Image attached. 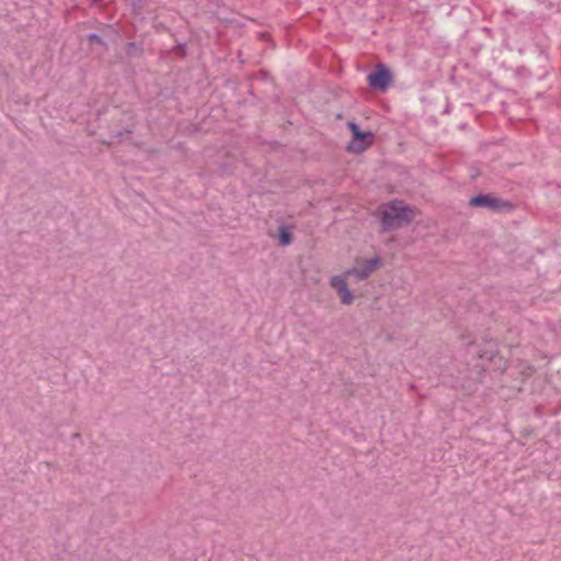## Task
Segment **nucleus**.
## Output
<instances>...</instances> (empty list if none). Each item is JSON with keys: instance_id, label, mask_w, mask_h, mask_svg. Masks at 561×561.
Returning a JSON list of instances; mask_svg holds the SVG:
<instances>
[{"instance_id": "6ab92c4d", "label": "nucleus", "mask_w": 561, "mask_h": 561, "mask_svg": "<svg viewBox=\"0 0 561 561\" xmlns=\"http://www.w3.org/2000/svg\"><path fill=\"white\" fill-rule=\"evenodd\" d=\"M260 76H261L262 80H266L267 81V80L271 79L270 73L267 71H264V70H262L260 72Z\"/></svg>"}, {"instance_id": "412c9836", "label": "nucleus", "mask_w": 561, "mask_h": 561, "mask_svg": "<svg viewBox=\"0 0 561 561\" xmlns=\"http://www.w3.org/2000/svg\"><path fill=\"white\" fill-rule=\"evenodd\" d=\"M449 112H450V104H449V103H447V104H446V106H445V108H444V111H443V113H444V114H448Z\"/></svg>"}, {"instance_id": "423d86ee", "label": "nucleus", "mask_w": 561, "mask_h": 561, "mask_svg": "<svg viewBox=\"0 0 561 561\" xmlns=\"http://www.w3.org/2000/svg\"><path fill=\"white\" fill-rule=\"evenodd\" d=\"M330 286L336 291L342 305H352L354 301V294L350 289L344 275H334L330 278Z\"/></svg>"}, {"instance_id": "4468645a", "label": "nucleus", "mask_w": 561, "mask_h": 561, "mask_svg": "<svg viewBox=\"0 0 561 561\" xmlns=\"http://www.w3.org/2000/svg\"><path fill=\"white\" fill-rule=\"evenodd\" d=\"M342 275L346 278L347 276H356L358 280H365L366 277L362 275V267H352L346 270Z\"/></svg>"}, {"instance_id": "aec40b11", "label": "nucleus", "mask_w": 561, "mask_h": 561, "mask_svg": "<svg viewBox=\"0 0 561 561\" xmlns=\"http://www.w3.org/2000/svg\"><path fill=\"white\" fill-rule=\"evenodd\" d=\"M105 4V0H92V5L102 7Z\"/></svg>"}, {"instance_id": "39448f33", "label": "nucleus", "mask_w": 561, "mask_h": 561, "mask_svg": "<svg viewBox=\"0 0 561 561\" xmlns=\"http://www.w3.org/2000/svg\"><path fill=\"white\" fill-rule=\"evenodd\" d=\"M374 139L375 133L373 130H362L351 138L345 147V150L348 153H363L374 144Z\"/></svg>"}, {"instance_id": "f8f14e48", "label": "nucleus", "mask_w": 561, "mask_h": 561, "mask_svg": "<svg viewBox=\"0 0 561 561\" xmlns=\"http://www.w3.org/2000/svg\"><path fill=\"white\" fill-rule=\"evenodd\" d=\"M168 53L174 54L178 58H184L187 55L186 42H176V45Z\"/></svg>"}, {"instance_id": "ddd939ff", "label": "nucleus", "mask_w": 561, "mask_h": 561, "mask_svg": "<svg viewBox=\"0 0 561 561\" xmlns=\"http://www.w3.org/2000/svg\"><path fill=\"white\" fill-rule=\"evenodd\" d=\"M128 5L134 14H140L142 9L147 5L146 0H130Z\"/></svg>"}, {"instance_id": "a211bd4d", "label": "nucleus", "mask_w": 561, "mask_h": 561, "mask_svg": "<svg viewBox=\"0 0 561 561\" xmlns=\"http://www.w3.org/2000/svg\"><path fill=\"white\" fill-rule=\"evenodd\" d=\"M90 45L98 44L101 46H105V43L103 41V37H87Z\"/></svg>"}, {"instance_id": "6e6552de", "label": "nucleus", "mask_w": 561, "mask_h": 561, "mask_svg": "<svg viewBox=\"0 0 561 561\" xmlns=\"http://www.w3.org/2000/svg\"><path fill=\"white\" fill-rule=\"evenodd\" d=\"M275 239L277 240L278 245L288 247L294 242V233L293 227L287 224H280L275 233Z\"/></svg>"}, {"instance_id": "2eb2a0df", "label": "nucleus", "mask_w": 561, "mask_h": 561, "mask_svg": "<svg viewBox=\"0 0 561 561\" xmlns=\"http://www.w3.org/2000/svg\"><path fill=\"white\" fill-rule=\"evenodd\" d=\"M346 127L347 129L350 130L352 137L355 135V134H358L362 131L359 125L355 122V121H348L346 123Z\"/></svg>"}, {"instance_id": "dca6fc26", "label": "nucleus", "mask_w": 561, "mask_h": 561, "mask_svg": "<svg viewBox=\"0 0 561 561\" xmlns=\"http://www.w3.org/2000/svg\"><path fill=\"white\" fill-rule=\"evenodd\" d=\"M495 365H496V368L502 370V371H505L507 369V362L506 359L501 356L499 354V356L496 357V359L494 360Z\"/></svg>"}, {"instance_id": "7ed1b4c3", "label": "nucleus", "mask_w": 561, "mask_h": 561, "mask_svg": "<svg viewBox=\"0 0 561 561\" xmlns=\"http://www.w3.org/2000/svg\"><path fill=\"white\" fill-rule=\"evenodd\" d=\"M368 87L376 92H386L393 83V73L383 62L378 64L367 75Z\"/></svg>"}, {"instance_id": "9d476101", "label": "nucleus", "mask_w": 561, "mask_h": 561, "mask_svg": "<svg viewBox=\"0 0 561 561\" xmlns=\"http://www.w3.org/2000/svg\"><path fill=\"white\" fill-rule=\"evenodd\" d=\"M125 50L129 58H139L144 53V47L141 43L128 42Z\"/></svg>"}, {"instance_id": "f03ea898", "label": "nucleus", "mask_w": 561, "mask_h": 561, "mask_svg": "<svg viewBox=\"0 0 561 561\" xmlns=\"http://www.w3.org/2000/svg\"><path fill=\"white\" fill-rule=\"evenodd\" d=\"M468 206L473 209H486L493 214H512L516 209V204L512 201L483 191L472 195L468 201Z\"/></svg>"}, {"instance_id": "1a4fd4ad", "label": "nucleus", "mask_w": 561, "mask_h": 561, "mask_svg": "<svg viewBox=\"0 0 561 561\" xmlns=\"http://www.w3.org/2000/svg\"><path fill=\"white\" fill-rule=\"evenodd\" d=\"M382 264V259L379 255L366 259L362 266V275L367 279L376 270L381 267Z\"/></svg>"}, {"instance_id": "4be33fe9", "label": "nucleus", "mask_w": 561, "mask_h": 561, "mask_svg": "<svg viewBox=\"0 0 561 561\" xmlns=\"http://www.w3.org/2000/svg\"><path fill=\"white\" fill-rule=\"evenodd\" d=\"M342 118H343V114L342 113L336 114L335 119H342Z\"/></svg>"}, {"instance_id": "9b49d317", "label": "nucleus", "mask_w": 561, "mask_h": 561, "mask_svg": "<svg viewBox=\"0 0 561 561\" xmlns=\"http://www.w3.org/2000/svg\"><path fill=\"white\" fill-rule=\"evenodd\" d=\"M234 165L230 162H220L217 167V173L220 176L231 175L234 172Z\"/></svg>"}, {"instance_id": "5701e85b", "label": "nucleus", "mask_w": 561, "mask_h": 561, "mask_svg": "<svg viewBox=\"0 0 561 561\" xmlns=\"http://www.w3.org/2000/svg\"><path fill=\"white\" fill-rule=\"evenodd\" d=\"M259 35L265 36V35H268V34L263 32V33H260Z\"/></svg>"}, {"instance_id": "f257e3e1", "label": "nucleus", "mask_w": 561, "mask_h": 561, "mask_svg": "<svg viewBox=\"0 0 561 561\" xmlns=\"http://www.w3.org/2000/svg\"><path fill=\"white\" fill-rule=\"evenodd\" d=\"M416 207L402 199L394 198L380 204L375 213L380 225V232H391L408 227L414 220Z\"/></svg>"}, {"instance_id": "20e7f679", "label": "nucleus", "mask_w": 561, "mask_h": 561, "mask_svg": "<svg viewBox=\"0 0 561 561\" xmlns=\"http://www.w3.org/2000/svg\"><path fill=\"white\" fill-rule=\"evenodd\" d=\"M533 46V41L527 37H504L500 53L503 58L513 59L526 55Z\"/></svg>"}, {"instance_id": "f3484780", "label": "nucleus", "mask_w": 561, "mask_h": 561, "mask_svg": "<svg viewBox=\"0 0 561 561\" xmlns=\"http://www.w3.org/2000/svg\"><path fill=\"white\" fill-rule=\"evenodd\" d=\"M125 134H131V130L128 128L122 129V130H114L112 131V136L114 138H122Z\"/></svg>"}, {"instance_id": "0eeeda50", "label": "nucleus", "mask_w": 561, "mask_h": 561, "mask_svg": "<svg viewBox=\"0 0 561 561\" xmlns=\"http://www.w3.org/2000/svg\"><path fill=\"white\" fill-rule=\"evenodd\" d=\"M477 356L480 359L494 362L499 356V341L496 339H482V345H479Z\"/></svg>"}]
</instances>
